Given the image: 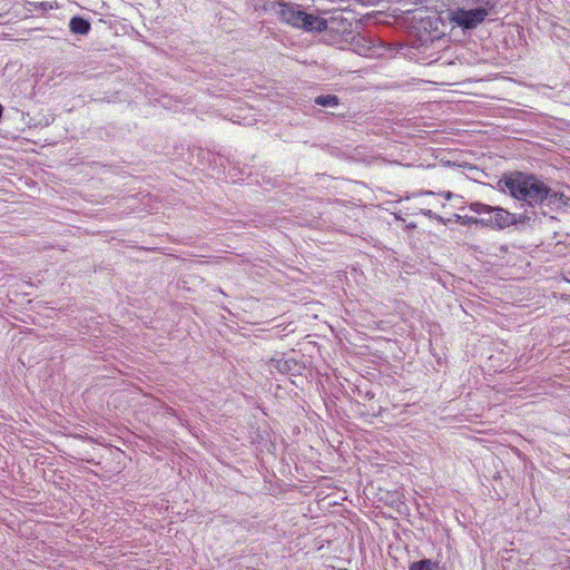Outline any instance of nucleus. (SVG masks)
<instances>
[{
	"label": "nucleus",
	"instance_id": "nucleus-1",
	"mask_svg": "<svg viewBox=\"0 0 570 570\" xmlns=\"http://www.w3.org/2000/svg\"><path fill=\"white\" fill-rule=\"evenodd\" d=\"M497 185L501 191L525 202L531 207L548 205L550 188L533 176L521 173L504 175Z\"/></svg>",
	"mask_w": 570,
	"mask_h": 570
},
{
	"label": "nucleus",
	"instance_id": "nucleus-2",
	"mask_svg": "<svg viewBox=\"0 0 570 570\" xmlns=\"http://www.w3.org/2000/svg\"><path fill=\"white\" fill-rule=\"evenodd\" d=\"M255 7L262 8L265 11L274 10L276 7H278L277 14L283 22L296 28H303L308 31L320 30L321 24H323V22L317 17L299 10L298 7L277 2L276 0H268L267 2L263 3L257 2Z\"/></svg>",
	"mask_w": 570,
	"mask_h": 570
},
{
	"label": "nucleus",
	"instance_id": "nucleus-3",
	"mask_svg": "<svg viewBox=\"0 0 570 570\" xmlns=\"http://www.w3.org/2000/svg\"><path fill=\"white\" fill-rule=\"evenodd\" d=\"M470 210L480 215V225L502 229L517 223L515 215L501 207H492L479 202L469 205Z\"/></svg>",
	"mask_w": 570,
	"mask_h": 570
},
{
	"label": "nucleus",
	"instance_id": "nucleus-4",
	"mask_svg": "<svg viewBox=\"0 0 570 570\" xmlns=\"http://www.w3.org/2000/svg\"><path fill=\"white\" fill-rule=\"evenodd\" d=\"M489 16L485 7H476L474 9L459 8L451 12V21L462 29H474L481 24Z\"/></svg>",
	"mask_w": 570,
	"mask_h": 570
},
{
	"label": "nucleus",
	"instance_id": "nucleus-5",
	"mask_svg": "<svg viewBox=\"0 0 570 570\" xmlns=\"http://www.w3.org/2000/svg\"><path fill=\"white\" fill-rule=\"evenodd\" d=\"M69 28L72 33L87 35L90 30V23L88 20L81 17H73L69 22Z\"/></svg>",
	"mask_w": 570,
	"mask_h": 570
},
{
	"label": "nucleus",
	"instance_id": "nucleus-6",
	"mask_svg": "<svg viewBox=\"0 0 570 570\" xmlns=\"http://www.w3.org/2000/svg\"><path fill=\"white\" fill-rule=\"evenodd\" d=\"M548 205H554L557 207L570 206V189L568 191L558 193L550 188Z\"/></svg>",
	"mask_w": 570,
	"mask_h": 570
},
{
	"label": "nucleus",
	"instance_id": "nucleus-7",
	"mask_svg": "<svg viewBox=\"0 0 570 570\" xmlns=\"http://www.w3.org/2000/svg\"><path fill=\"white\" fill-rule=\"evenodd\" d=\"M315 104L323 107H336L340 104V99L335 95H322L315 98Z\"/></svg>",
	"mask_w": 570,
	"mask_h": 570
},
{
	"label": "nucleus",
	"instance_id": "nucleus-8",
	"mask_svg": "<svg viewBox=\"0 0 570 570\" xmlns=\"http://www.w3.org/2000/svg\"><path fill=\"white\" fill-rule=\"evenodd\" d=\"M439 566L436 562L430 559H423L415 561L410 566V570H438Z\"/></svg>",
	"mask_w": 570,
	"mask_h": 570
},
{
	"label": "nucleus",
	"instance_id": "nucleus-9",
	"mask_svg": "<svg viewBox=\"0 0 570 570\" xmlns=\"http://www.w3.org/2000/svg\"><path fill=\"white\" fill-rule=\"evenodd\" d=\"M466 2L476 7H485L489 12L495 7V0H466Z\"/></svg>",
	"mask_w": 570,
	"mask_h": 570
},
{
	"label": "nucleus",
	"instance_id": "nucleus-10",
	"mask_svg": "<svg viewBox=\"0 0 570 570\" xmlns=\"http://www.w3.org/2000/svg\"><path fill=\"white\" fill-rule=\"evenodd\" d=\"M456 222L460 223L461 225H471V224L480 225L479 218L472 217V216L456 215Z\"/></svg>",
	"mask_w": 570,
	"mask_h": 570
},
{
	"label": "nucleus",
	"instance_id": "nucleus-11",
	"mask_svg": "<svg viewBox=\"0 0 570 570\" xmlns=\"http://www.w3.org/2000/svg\"><path fill=\"white\" fill-rule=\"evenodd\" d=\"M422 213L424 216H426L429 218L442 220V218L439 215L434 214L431 209H422Z\"/></svg>",
	"mask_w": 570,
	"mask_h": 570
},
{
	"label": "nucleus",
	"instance_id": "nucleus-12",
	"mask_svg": "<svg viewBox=\"0 0 570 570\" xmlns=\"http://www.w3.org/2000/svg\"><path fill=\"white\" fill-rule=\"evenodd\" d=\"M446 198H448V199H450V198H451V193H450V191L446 194Z\"/></svg>",
	"mask_w": 570,
	"mask_h": 570
}]
</instances>
